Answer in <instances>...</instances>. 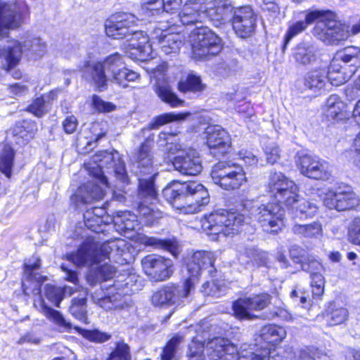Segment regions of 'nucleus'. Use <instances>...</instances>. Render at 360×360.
Returning <instances> with one entry per match:
<instances>
[{
    "mask_svg": "<svg viewBox=\"0 0 360 360\" xmlns=\"http://www.w3.org/2000/svg\"><path fill=\"white\" fill-rule=\"evenodd\" d=\"M269 191L276 203L259 205L258 202L246 200L241 212L226 210L215 211L202 219V227L212 240L222 235L229 236L237 234L251 216L261 225L264 231L277 233L285 226V210L280 203L288 208L294 207L300 198L295 183L280 172L271 171L267 183Z\"/></svg>",
    "mask_w": 360,
    "mask_h": 360,
    "instance_id": "f257e3e1",
    "label": "nucleus"
},
{
    "mask_svg": "<svg viewBox=\"0 0 360 360\" xmlns=\"http://www.w3.org/2000/svg\"><path fill=\"white\" fill-rule=\"evenodd\" d=\"M137 20L132 13H116L106 20L105 33L113 39H125L122 49L129 58L146 60L151 56L153 48L148 37L143 31L134 29Z\"/></svg>",
    "mask_w": 360,
    "mask_h": 360,
    "instance_id": "f03ea898",
    "label": "nucleus"
},
{
    "mask_svg": "<svg viewBox=\"0 0 360 360\" xmlns=\"http://www.w3.org/2000/svg\"><path fill=\"white\" fill-rule=\"evenodd\" d=\"M214 262V255L211 252H194L186 264L189 276L184 283L182 285H169L161 288L153 295V303L156 306H172L188 302L200 274L206 270L208 274H212Z\"/></svg>",
    "mask_w": 360,
    "mask_h": 360,
    "instance_id": "7ed1b4c3",
    "label": "nucleus"
},
{
    "mask_svg": "<svg viewBox=\"0 0 360 360\" xmlns=\"http://www.w3.org/2000/svg\"><path fill=\"white\" fill-rule=\"evenodd\" d=\"M93 160L97 165L92 167L89 173L95 177V180L79 186L72 197V200L76 203L77 207L80 204H89L99 200L104 196L103 186L108 187V182L102 170L103 167L112 168L116 177L120 181L124 182L127 179L124 163L119 157L118 153L113 154L108 151H101L94 155Z\"/></svg>",
    "mask_w": 360,
    "mask_h": 360,
    "instance_id": "20e7f679",
    "label": "nucleus"
},
{
    "mask_svg": "<svg viewBox=\"0 0 360 360\" xmlns=\"http://www.w3.org/2000/svg\"><path fill=\"white\" fill-rule=\"evenodd\" d=\"M130 257L128 243L120 238L101 245L93 238H88L76 252L68 255V259L78 266H93L106 259L123 264Z\"/></svg>",
    "mask_w": 360,
    "mask_h": 360,
    "instance_id": "39448f33",
    "label": "nucleus"
},
{
    "mask_svg": "<svg viewBox=\"0 0 360 360\" xmlns=\"http://www.w3.org/2000/svg\"><path fill=\"white\" fill-rule=\"evenodd\" d=\"M162 195L174 208L184 214L198 212L210 202L207 190L195 181H174L162 190Z\"/></svg>",
    "mask_w": 360,
    "mask_h": 360,
    "instance_id": "423d86ee",
    "label": "nucleus"
},
{
    "mask_svg": "<svg viewBox=\"0 0 360 360\" xmlns=\"http://www.w3.org/2000/svg\"><path fill=\"white\" fill-rule=\"evenodd\" d=\"M83 71L86 78L94 82L101 91L107 86L106 72L112 82L123 88L127 86V82H134L139 77L137 72L126 68L122 57L117 53L108 56L103 63H87Z\"/></svg>",
    "mask_w": 360,
    "mask_h": 360,
    "instance_id": "0eeeda50",
    "label": "nucleus"
},
{
    "mask_svg": "<svg viewBox=\"0 0 360 360\" xmlns=\"http://www.w3.org/2000/svg\"><path fill=\"white\" fill-rule=\"evenodd\" d=\"M174 134L161 132L159 134V144L165 146L169 153L177 155L174 158L172 164L174 169L184 175L198 174L202 169V161L198 152L191 147H182L180 144H174L169 141Z\"/></svg>",
    "mask_w": 360,
    "mask_h": 360,
    "instance_id": "6e6552de",
    "label": "nucleus"
},
{
    "mask_svg": "<svg viewBox=\"0 0 360 360\" xmlns=\"http://www.w3.org/2000/svg\"><path fill=\"white\" fill-rule=\"evenodd\" d=\"M360 68V48L347 46L338 51L328 68V78L333 86L349 81Z\"/></svg>",
    "mask_w": 360,
    "mask_h": 360,
    "instance_id": "1a4fd4ad",
    "label": "nucleus"
},
{
    "mask_svg": "<svg viewBox=\"0 0 360 360\" xmlns=\"http://www.w3.org/2000/svg\"><path fill=\"white\" fill-rule=\"evenodd\" d=\"M11 39L7 41V44L0 49L1 64L7 70L17 65L22 53L32 60H37L44 56L46 46L39 37L30 36L23 42Z\"/></svg>",
    "mask_w": 360,
    "mask_h": 360,
    "instance_id": "9d476101",
    "label": "nucleus"
},
{
    "mask_svg": "<svg viewBox=\"0 0 360 360\" xmlns=\"http://www.w3.org/2000/svg\"><path fill=\"white\" fill-rule=\"evenodd\" d=\"M193 57L207 60L222 49L221 39L207 27H197L191 34Z\"/></svg>",
    "mask_w": 360,
    "mask_h": 360,
    "instance_id": "9b49d317",
    "label": "nucleus"
},
{
    "mask_svg": "<svg viewBox=\"0 0 360 360\" xmlns=\"http://www.w3.org/2000/svg\"><path fill=\"white\" fill-rule=\"evenodd\" d=\"M213 182L226 191L240 188L247 181L246 173L243 167L231 162H219L211 171Z\"/></svg>",
    "mask_w": 360,
    "mask_h": 360,
    "instance_id": "f8f14e48",
    "label": "nucleus"
},
{
    "mask_svg": "<svg viewBox=\"0 0 360 360\" xmlns=\"http://www.w3.org/2000/svg\"><path fill=\"white\" fill-rule=\"evenodd\" d=\"M256 345L244 344L238 351L229 340L216 338L206 344L209 360H251L250 352H255Z\"/></svg>",
    "mask_w": 360,
    "mask_h": 360,
    "instance_id": "ddd939ff",
    "label": "nucleus"
},
{
    "mask_svg": "<svg viewBox=\"0 0 360 360\" xmlns=\"http://www.w3.org/2000/svg\"><path fill=\"white\" fill-rule=\"evenodd\" d=\"M295 162L300 172L308 178L326 181L331 176L329 163L316 155L300 150L297 153Z\"/></svg>",
    "mask_w": 360,
    "mask_h": 360,
    "instance_id": "4468645a",
    "label": "nucleus"
},
{
    "mask_svg": "<svg viewBox=\"0 0 360 360\" xmlns=\"http://www.w3.org/2000/svg\"><path fill=\"white\" fill-rule=\"evenodd\" d=\"M314 34L327 44H334L346 40L350 36L349 25L334 18L332 15L327 20L319 21L314 28Z\"/></svg>",
    "mask_w": 360,
    "mask_h": 360,
    "instance_id": "2eb2a0df",
    "label": "nucleus"
},
{
    "mask_svg": "<svg viewBox=\"0 0 360 360\" xmlns=\"http://www.w3.org/2000/svg\"><path fill=\"white\" fill-rule=\"evenodd\" d=\"M156 191L154 188V182L150 179H139V198L141 202L138 206L139 217L143 223L147 226H153L161 218V213L155 211L147 204L155 200Z\"/></svg>",
    "mask_w": 360,
    "mask_h": 360,
    "instance_id": "dca6fc26",
    "label": "nucleus"
},
{
    "mask_svg": "<svg viewBox=\"0 0 360 360\" xmlns=\"http://www.w3.org/2000/svg\"><path fill=\"white\" fill-rule=\"evenodd\" d=\"M28 12V6L23 1H0V37L6 36L10 29L19 27Z\"/></svg>",
    "mask_w": 360,
    "mask_h": 360,
    "instance_id": "f3484780",
    "label": "nucleus"
},
{
    "mask_svg": "<svg viewBox=\"0 0 360 360\" xmlns=\"http://www.w3.org/2000/svg\"><path fill=\"white\" fill-rule=\"evenodd\" d=\"M359 198L351 186L341 185L335 191H329L323 199L324 205L338 211L352 210L359 205Z\"/></svg>",
    "mask_w": 360,
    "mask_h": 360,
    "instance_id": "a211bd4d",
    "label": "nucleus"
},
{
    "mask_svg": "<svg viewBox=\"0 0 360 360\" xmlns=\"http://www.w3.org/2000/svg\"><path fill=\"white\" fill-rule=\"evenodd\" d=\"M271 296L267 293H261L250 297L239 298L232 304L233 316L240 320L252 319L255 316L251 311H260L266 308L271 302Z\"/></svg>",
    "mask_w": 360,
    "mask_h": 360,
    "instance_id": "6ab92c4d",
    "label": "nucleus"
},
{
    "mask_svg": "<svg viewBox=\"0 0 360 360\" xmlns=\"http://www.w3.org/2000/svg\"><path fill=\"white\" fill-rule=\"evenodd\" d=\"M143 269L154 281H162L169 278L172 274V262L158 255H148L141 260Z\"/></svg>",
    "mask_w": 360,
    "mask_h": 360,
    "instance_id": "aec40b11",
    "label": "nucleus"
},
{
    "mask_svg": "<svg viewBox=\"0 0 360 360\" xmlns=\"http://www.w3.org/2000/svg\"><path fill=\"white\" fill-rule=\"evenodd\" d=\"M257 16L250 6L234 8L231 22L236 34L242 38L250 36L256 27Z\"/></svg>",
    "mask_w": 360,
    "mask_h": 360,
    "instance_id": "412c9836",
    "label": "nucleus"
},
{
    "mask_svg": "<svg viewBox=\"0 0 360 360\" xmlns=\"http://www.w3.org/2000/svg\"><path fill=\"white\" fill-rule=\"evenodd\" d=\"M205 134L206 143L214 156L223 155L228 152L231 143V137L221 126H208Z\"/></svg>",
    "mask_w": 360,
    "mask_h": 360,
    "instance_id": "4be33fe9",
    "label": "nucleus"
},
{
    "mask_svg": "<svg viewBox=\"0 0 360 360\" xmlns=\"http://www.w3.org/2000/svg\"><path fill=\"white\" fill-rule=\"evenodd\" d=\"M206 19L219 27L231 19L234 8L229 0H210L203 4Z\"/></svg>",
    "mask_w": 360,
    "mask_h": 360,
    "instance_id": "5701e85b",
    "label": "nucleus"
},
{
    "mask_svg": "<svg viewBox=\"0 0 360 360\" xmlns=\"http://www.w3.org/2000/svg\"><path fill=\"white\" fill-rule=\"evenodd\" d=\"M172 30V27L166 29L162 25L155 28L152 34V39L158 41L161 50L165 54L176 53L184 43V36L179 32H171Z\"/></svg>",
    "mask_w": 360,
    "mask_h": 360,
    "instance_id": "b1692460",
    "label": "nucleus"
},
{
    "mask_svg": "<svg viewBox=\"0 0 360 360\" xmlns=\"http://www.w3.org/2000/svg\"><path fill=\"white\" fill-rule=\"evenodd\" d=\"M303 271L310 274L311 293L314 298L319 299L324 291L325 279L322 275L323 266L318 260L308 257L302 263Z\"/></svg>",
    "mask_w": 360,
    "mask_h": 360,
    "instance_id": "393cba45",
    "label": "nucleus"
},
{
    "mask_svg": "<svg viewBox=\"0 0 360 360\" xmlns=\"http://www.w3.org/2000/svg\"><path fill=\"white\" fill-rule=\"evenodd\" d=\"M203 4L195 0H191L182 7L177 17L184 25H196L206 19Z\"/></svg>",
    "mask_w": 360,
    "mask_h": 360,
    "instance_id": "a878e982",
    "label": "nucleus"
},
{
    "mask_svg": "<svg viewBox=\"0 0 360 360\" xmlns=\"http://www.w3.org/2000/svg\"><path fill=\"white\" fill-rule=\"evenodd\" d=\"M181 4L182 0H145L143 9L146 15L157 16L165 13H174Z\"/></svg>",
    "mask_w": 360,
    "mask_h": 360,
    "instance_id": "bb28decb",
    "label": "nucleus"
},
{
    "mask_svg": "<svg viewBox=\"0 0 360 360\" xmlns=\"http://www.w3.org/2000/svg\"><path fill=\"white\" fill-rule=\"evenodd\" d=\"M92 297L95 302L105 310L124 309L131 306L130 298L119 292L101 297L95 293Z\"/></svg>",
    "mask_w": 360,
    "mask_h": 360,
    "instance_id": "cd10ccee",
    "label": "nucleus"
},
{
    "mask_svg": "<svg viewBox=\"0 0 360 360\" xmlns=\"http://www.w3.org/2000/svg\"><path fill=\"white\" fill-rule=\"evenodd\" d=\"M346 104L337 94L330 95L323 106V111L328 120H340L344 117Z\"/></svg>",
    "mask_w": 360,
    "mask_h": 360,
    "instance_id": "c85d7f7f",
    "label": "nucleus"
},
{
    "mask_svg": "<svg viewBox=\"0 0 360 360\" xmlns=\"http://www.w3.org/2000/svg\"><path fill=\"white\" fill-rule=\"evenodd\" d=\"M138 241L141 244L147 247H151L153 249L168 251L174 257H177L179 253V248L176 240H162L155 237L142 235L139 236Z\"/></svg>",
    "mask_w": 360,
    "mask_h": 360,
    "instance_id": "c756f323",
    "label": "nucleus"
},
{
    "mask_svg": "<svg viewBox=\"0 0 360 360\" xmlns=\"http://www.w3.org/2000/svg\"><path fill=\"white\" fill-rule=\"evenodd\" d=\"M330 80L328 78V71L324 69L314 70L307 73L304 78V84L306 88L314 93H321Z\"/></svg>",
    "mask_w": 360,
    "mask_h": 360,
    "instance_id": "7c9ffc66",
    "label": "nucleus"
},
{
    "mask_svg": "<svg viewBox=\"0 0 360 360\" xmlns=\"http://www.w3.org/2000/svg\"><path fill=\"white\" fill-rule=\"evenodd\" d=\"M115 274V267L105 262L103 265L91 267L86 275V281L90 285L93 286L111 279Z\"/></svg>",
    "mask_w": 360,
    "mask_h": 360,
    "instance_id": "2f4dec72",
    "label": "nucleus"
},
{
    "mask_svg": "<svg viewBox=\"0 0 360 360\" xmlns=\"http://www.w3.org/2000/svg\"><path fill=\"white\" fill-rule=\"evenodd\" d=\"M155 92L163 102L172 108L182 106L184 103V101L176 96L167 82H158L155 86Z\"/></svg>",
    "mask_w": 360,
    "mask_h": 360,
    "instance_id": "473e14b6",
    "label": "nucleus"
},
{
    "mask_svg": "<svg viewBox=\"0 0 360 360\" xmlns=\"http://www.w3.org/2000/svg\"><path fill=\"white\" fill-rule=\"evenodd\" d=\"M348 311L346 308L334 302L329 303L326 310V319L330 326L345 323L348 318Z\"/></svg>",
    "mask_w": 360,
    "mask_h": 360,
    "instance_id": "72a5a7b5",
    "label": "nucleus"
},
{
    "mask_svg": "<svg viewBox=\"0 0 360 360\" xmlns=\"http://www.w3.org/2000/svg\"><path fill=\"white\" fill-rule=\"evenodd\" d=\"M260 338L267 345L281 342L286 336L284 328L276 325H266L260 330Z\"/></svg>",
    "mask_w": 360,
    "mask_h": 360,
    "instance_id": "f704fd0d",
    "label": "nucleus"
},
{
    "mask_svg": "<svg viewBox=\"0 0 360 360\" xmlns=\"http://www.w3.org/2000/svg\"><path fill=\"white\" fill-rule=\"evenodd\" d=\"M151 147L150 144L146 141L141 146L138 153L134 156L133 162L136 165V167L141 169L140 173H148L153 165V161L150 155Z\"/></svg>",
    "mask_w": 360,
    "mask_h": 360,
    "instance_id": "c9c22d12",
    "label": "nucleus"
},
{
    "mask_svg": "<svg viewBox=\"0 0 360 360\" xmlns=\"http://www.w3.org/2000/svg\"><path fill=\"white\" fill-rule=\"evenodd\" d=\"M292 56L296 62L300 64H309L315 60V48L309 43H300L294 49Z\"/></svg>",
    "mask_w": 360,
    "mask_h": 360,
    "instance_id": "e433bc0d",
    "label": "nucleus"
},
{
    "mask_svg": "<svg viewBox=\"0 0 360 360\" xmlns=\"http://www.w3.org/2000/svg\"><path fill=\"white\" fill-rule=\"evenodd\" d=\"M295 218L307 219L314 217L317 211L318 207L314 202H309L304 198H298L295 203L294 207L290 208Z\"/></svg>",
    "mask_w": 360,
    "mask_h": 360,
    "instance_id": "4c0bfd02",
    "label": "nucleus"
},
{
    "mask_svg": "<svg viewBox=\"0 0 360 360\" xmlns=\"http://www.w3.org/2000/svg\"><path fill=\"white\" fill-rule=\"evenodd\" d=\"M292 232L306 238H319L323 234L321 223L314 221L309 224H295L292 228Z\"/></svg>",
    "mask_w": 360,
    "mask_h": 360,
    "instance_id": "58836bf2",
    "label": "nucleus"
},
{
    "mask_svg": "<svg viewBox=\"0 0 360 360\" xmlns=\"http://www.w3.org/2000/svg\"><path fill=\"white\" fill-rule=\"evenodd\" d=\"M267 346H256L255 352H250L251 360H288V357L282 349L271 350Z\"/></svg>",
    "mask_w": 360,
    "mask_h": 360,
    "instance_id": "ea45409f",
    "label": "nucleus"
},
{
    "mask_svg": "<svg viewBox=\"0 0 360 360\" xmlns=\"http://www.w3.org/2000/svg\"><path fill=\"white\" fill-rule=\"evenodd\" d=\"M188 115H190L189 112H181V113H174V112H168L164 113L160 115L155 117L152 121L147 125V127L143 129L144 130H152V129H158L161 126L166 124L167 123L174 122V121H180L186 119Z\"/></svg>",
    "mask_w": 360,
    "mask_h": 360,
    "instance_id": "a19ab883",
    "label": "nucleus"
},
{
    "mask_svg": "<svg viewBox=\"0 0 360 360\" xmlns=\"http://www.w3.org/2000/svg\"><path fill=\"white\" fill-rule=\"evenodd\" d=\"M41 311L46 318L53 321L60 329L63 330L71 329V323L66 321L58 311L45 305L44 301L41 305Z\"/></svg>",
    "mask_w": 360,
    "mask_h": 360,
    "instance_id": "79ce46f5",
    "label": "nucleus"
},
{
    "mask_svg": "<svg viewBox=\"0 0 360 360\" xmlns=\"http://www.w3.org/2000/svg\"><path fill=\"white\" fill-rule=\"evenodd\" d=\"M178 89L180 91L186 92H201L205 89V85L202 83L200 77L195 75H188L184 81H181L178 84Z\"/></svg>",
    "mask_w": 360,
    "mask_h": 360,
    "instance_id": "37998d69",
    "label": "nucleus"
},
{
    "mask_svg": "<svg viewBox=\"0 0 360 360\" xmlns=\"http://www.w3.org/2000/svg\"><path fill=\"white\" fill-rule=\"evenodd\" d=\"M14 152L9 146H4L0 153V171L8 178H10L13 165Z\"/></svg>",
    "mask_w": 360,
    "mask_h": 360,
    "instance_id": "c03bdc74",
    "label": "nucleus"
},
{
    "mask_svg": "<svg viewBox=\"0 0 360 360\" xmlns=\"http://www.w3.org/2000/svg\"><path fill=\"white\" fill-rule=\"evenodd\" d=\"M75 328L84 338L93 342L103 343L109 340L111 338L110 334L101 332L97 329L86 330L79 327H75Z\"/></svg>",
    "mask_w": 360,
    "mask_h": 360,
    "instance_id": "a18cd8bd",
    "label": "nucleus"
},
{
    "mask_svg": "<svg viewBox=\"0 0 360 360\" xmlns=\"http://www.w3.org/2000/svg\"><path fill=\"white\" fill-rule=\"evenodd\" d=\"M106 360H131L129 346L124 341H118Z\"/></svg>",
    "mask_w": 360,
    "mask_h": 360,
    "instance_id": "49530a36",
    "label": "nucleus"
},
{
    "mask_svg": "<svg viewBox=\"0 0 360 360\" xmlns=\"http://www.w3.org/2000/svg\"><path fill=\"white\" fill-rule=\"evenodd\" d=\"M182 335H176L172 337L165 347L163 348L161 354V360H172L179 348V345L183 342Z\"/></svg>",
    "mask_w": 360,
    "mask_h": 360,
    "instance_id": "de8ad7c7",
    "label": "nucleus"
},
{
    "mask_svg": "<svg viewBox=\"0 0 360 360\" xmlns=\"http://www.w3.org/2000/svg\"><path fill=\"white\" fill-rule=\"evenodd\" d=\"M266 160L269 164L274 165L281 158V149L277 143L268 141L263 148Z\"/></svg>",
    "mask_w": 360,
    "mask_h": 360,
    "instance_id": "09e8293b",
    "label": "nucleus"
},
{
    "mask_svg": "<svg viewBox=\"0 0 360 360\" xmlns=\"http://www.w3.org/2000/svg\"><path fill=\"white\" fill-rule=\"evenodd\" d=\"M86 302V300L84 297L77 300H75L70 307V311L72 316L83 323H87Z\"/></svg>",
    "mask_w": 360,
    "mask_h": 360,
    "instance_id": "8fccbe9b",
    "label": "nucleus"
},
{
    "mask_svg": "<svg viewBox=\"0 0 360 360\" xmlns=\"http://www.w3.org/2000/svg\"><path fill=\"white\" fill-rule=\"evenodd\" d=\"M44 293L49 300L56 307H59L60 302L63 299V292L60 288L52 285H46Z\"/></svg>",
    "mask_w": 360,
    "mask_h": 360,
    "instance_id": "3c124183",
    "label": "nucleus"
},
{
    "mask_svg": "<svg viewBox=\"0 0 360 360\" xmlns=\"http://www.w3.org/2000/svg\"><path fill=\"white\" fill-rule=\"evenodd\" d=\"M347 237L351 243L360 246V217L355 218L349 224Z\"/></svg>",
    "mask_w": 360,
    "mask_h": 360,
    "instance_id": "603ef678",
    "label": "nucleus"
},
{
    "mask_svg": "<svg viewBox=\"0 0 360 360\" xmlns=\"http://www.w3.org/2000/svg\"><path fill=\"white\" fill-rule=\"evenodd\" d=\"M201 291L205 295L218 297H220L225 290L219 284L218 281H213L212 282L207 281L203 283L202 285Z\"/></svg>",
    "mask_w": 360,
    "mask_h": 360,
    "instance_id": "864d4df0",
    "label": "nucleus"
},
{
    "mask_svg": "<svg viewBox=\"0 0 360 360\" xmlns=\"http://www.w3.org/2000/svg\"><path fill=\"white\" fill-rule=\"evenodd\" d=\"M307 28L304 21H298L289 27L284 38L283 49H285L290 40Z\"/></svg>",
    "mask_w": 360,
    "mask_h": 360,
    "instance_id": "5fc2aeb1",
    "label": "nucleus"
},
{
    "mask_svg": "<svg viewBox=\"0 0 360 360\" xmlns=\"http://www.w3.org/2000/svg\"><path fill=\"white\" fill-rule=\"evenodd\" d=\"M207 353L206 346L202 343L193 342L189 346L188 360H206L204 353Z\"/></svg>",
    "mask_w": 360,
    "mask_h": 360,
    "instance_id": "6e6d98bb",
    "label": "nucleus"
},
{
    "mask_svg": "<svg viewBox=\"0 0 360 360\" xmlns=\"http://www.w3.org/2000/svg\"><path fill=\"white\" fill-rule=\"evenodd\" d=\"M91 105L99 112H109L115 109L114 104L110 102L104 101L96 95L92 96Z\"/></svg>",
    "mask_w": 360,
    "mask_h": 360,
    "instance_id": "4d7b16f0",
    "label": "nucleus"
},
{
    "mask_svg": "<svg viewBox=\"0 0 360 360\" xmlns=\"http://www.w3.org/2000/svg\"><path fill=\"white\" fill-rule=\"evenodd\" d=\"M47 106L41 97L37 98L32 104L27 107V111L36 117H42L47 111Z\"/></svg>",
    "mask_w": 360,
    "mask_h": 360,
    "instance_id": "13d9d810",
    "label": "nucleus"
},
{
    "mask_svg": "<svg viewBox=\"0 0 360 360\" xmlns=\"http://www.w3.org/2000/svg\"><path fill=\"white\" fill-rule=\"evenodd\" d=\"M332 15V13L330 12H326L324 11H311L307 13L305 15V21L307 25L314 22L316 20L319 19V21L327 20L329 17Z\"/></svg>",
    "mask_w": 360,
    "mask_h": 360,
    "instance_id": "bf43d9fd",
    "label": "nucleus"
},
{
    "mask_svg": "<svg viewBox=\"0 0 360 360\" xmlns=\"http://www.w3.org/2000/svg\"><path fill=\"white\" fill-rule=\"evenodd\" d=\"M101 128V124L99 123H94L91 126V130L92 131V136L89 137L88 136H86L85 131H83L80 134V139L82 137H84L86 139H89L86 141V146H91L93 143L98 141L101 137L104 136L105 133V132H98V130Z\"/></svg>",
    "mask_w": 360,
    "mask_h": 360,
    "instance_id": "052dcab7",
    "label": "nucleus"
},
{
    "mask_svg": "<svg viewBox=\"0 0 360 360\" xmlns=\"http://www.w3.org/2000/svg\"><path fill=\"white\" fill-rule=\"evenodd\" d=\"M40 264L39 260L38 259H35L33 262H26L25 264V274H24V280H37V277L34 271L39 268Z\"/></svg>",
    "mask_w": 360,
    "mask_h": 360,
    "instance_id": "680f3d73",
    "label": "nucleus"
},
{
    "mask_svg": "<svg viewBox=\"0 0 360 360\" xmlns=\"http://www.w3.org/2000/svg\"><path fill=\"white\" fill-rule=\"evenodd\" d=\"M256 248L253 247H247L245 245H239L238 247V252L239 253L238 257L243 263L248 262V260H252L257 252Z\"/></svg>",
    "mask_w": 360,
    "mask_h": 360,
    "instance_id": "e2e57ef3",
    "label": "nucleus"
},
{
    "mask_svg": "<svg viewBox=\"0 0 360 360\" xmlns=\"http://www.w3.org/2000/svg\"><path fill=\"white\" fill-rule=\"evenodd\" d=\"M105 213V210L102 207H94L92 211H86L84 214V218L85 219V224L86 226L91 227L92 225L91 224V214H94L96 217V222H102L103 220L101 217L104 215Z\"/></svg>",
    "mask_w": 360,
    "mask_h": 360,
    "instance_id": "0e129e2a",
    "label": "nucleus"
},
{
    "mask_svg": "<svg viewBox=\"0 0 360 360\" xmlns=\"http://www.w3.org/2000/svg\"><path fill=\"white\" fill-rule=\"evenodd\" d=\"M289 252L291 258L295 262L302 263L304 262L306 256V251L300 246L297 245H292L289 250Z\"/></svg>",
    "mask_w": 360,
    "mask_h": 360,
    "instance_id": "69168bd1",
    "label": "nucleus"
},
{
    "mask_svg": "<svg viewBox=\"0 0 360 360\" xmlns=\"http://www.w3.org/2000/svg\"><path fill=\"white\" fill-rule=\"evenodd\" d=\"M29 86L22 82H18L9 86L10 93L16 96H21L27 93Z\"/></svg>",
    "mask_w": 360,
    "mask_h": 360,
    "instance_id": "338daca9",
    "label": "nucleus"
},
{
    "mask_svg": "<svg viewBox=\"0 0 360 360\" xmlns=\"http://www.w3.org/2000/svg\"><path fill=\"white\" fill-rule=\"evenodd\" d=\"M353 146L355 153L352 157L353 164L360 169V132L356 136L354 139Z\"/></svg>",
    "mask_w": 360,
    "mask_h": 360,
    "instance_id": "774afa93",
    "label": "nucleus"
}]
</instances>
